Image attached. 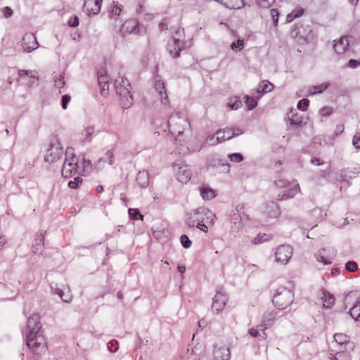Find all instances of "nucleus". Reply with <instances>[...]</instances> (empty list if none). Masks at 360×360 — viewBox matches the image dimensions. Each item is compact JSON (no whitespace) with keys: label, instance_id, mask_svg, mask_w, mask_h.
<instances>
[{"label":"nucleus","instance_id":"9d476101","mask_svg":"<svg viewBox=\"0 0 360 360\" xmlns=\"http://www.w3.org/2000/svg\"><path fill=\"white\" fill-rule=\"evenodd\" d=\"M38 42L35 36L32 33H26L22 41V47L26 52H31L38 47Z\"/></svg>","mask_w":360,"mask_h":360},{"label":"nucleus","instance_id":"6e6d98bb","mask_svg":"<svg viewBox=\"0 0 360 360\" xmlns=\"http://www.w3.org/2000/svg\"><path fill=\"white\" fill-rule=\"evenodd\" d=\"M288 121L290 125L295 126L296 127H300L302 122L301 117L295 118L289 117Z\"/></svg>","mask_w":360,"mask_h":360},{"label":"nucleus","instance_id":"7c9ffc66","mask_svg":"<svg viewBox=\"0 0 360 360\" xmlns=\"http://www.w3.org/2000/svg\"><path fill=\"white\" fill-rule=\"evenodd\" d=\"M97 73L98 86H101L102 84H104L106 85L107 87H109V79L105 70L101 68L98 70Z\"/></svg>","mask_w":360,"mask_h":360},{"label":"nucleus","instance_id":"de8ad7c7","mask_svg":"<svg viewBox=\"0 0 360 360\" xmlns=\"http://www.w3.org/2000/svg\"><path fill=\"white\" fill-rule=\"evenodd\" d=\"M349 314L355 320H360V311L356 304H354L349 310Z\"/></svg>","mask_w":360,"mask_h":360},{"label":"nucleus","instance_id":"e2e57ef3","mask_svg":"<svg viewBox=\"0 0 360 360\" xmlns=\"http://www.w3.org/2000/svg\"><path fill=\"white\" fill-rule=\"evenodd\" d=\"M243 130L239 127L231 128V134L232 138L243 134Z\"/></svg>","mask_w":360,"mask_h":360},{"label":"nucleus","instance_id":"bb28decb","mask_svg":"<svg viewBox=\"0 0 360 360\" xmlns=\"http://www.w3.org/2000/svg\"><path fill=\"white\" fill-rule=\"evenodd\" d=\"M330 86L329 82L322 83L319 85L311 86L308 89L307 96H313L317 94H321Z\"/></svg>","mask_w":360,"mask_h":360},{"label":"nucleus","instance_id":"e433bc0d","mask_svg":"<svg viewBox=\"0 0 360 360\" xmlns=\"http://www.w3.org/2000/svg\"><path fill=\"white\" fill-rule=\"evenodd\" d=\"M95 129L94 127H88L84 129L82 134L84 136V141H90L92 138V135L94 133Z\"/></svg>","mask_w":360,"mask_h":360},{"label":"nucleus","instance_id":"338daca9","mask_svg":"<svg viewBox=\"0 0 360 360\" xmlns=\"http://www.w3.org/2000/svg\"><path fill=\"white\" fill-rule=\"evenodd\" d=\"M2 11L4 13V15L6 18H10L13 14V10L9 6H6L2 8Z\"/></svg>","mask_w":360,"mask_h":360},{"label":"nucleus","instance_id":"9b49d317","mask_svg":"<svg viewBox=\"0 0 360 360\" xmlns=\"http://www.w3.org/2000/svg\"><path fill=\"white\" fill-rule=\"evenodd\" d=\"M103 0H86L83 5V11L88 15H96L101 11Z\"/></svg>","mask_w":360,"mask_h":360},{"label":"nucleus","instance_id":"4d7b16f0","mask_svg":"<svg viewBox=\"0 0 360 360\" xmlns=\"http://www.w3.org/2000/svg\"><path fill=\"white\" fill-rule=\"evenodd\" d=\"M60 297L64 302H70L72 300V295H70V291L60 292Z\"/></svg>","mask_w":360,"mask_h":360},{"label":"nucleus","instance_id":"052dcab7","mask_svg":"<svg viewBox=\"0 0 360 360\" xmlns=\"http://www.w3.org/2000/svg\"><path fill=\"white\" fill-rule=\"evenodd\" d=\"M352 144L356 149H360V134L354 136Z\"/></svg>","mask_w":360,"mask_h":360},{"label":"nucleus","instance_id":"680f3d73","mask_svg":"<svg viewBox=\"0 0 360 360\" xmlns=\"http://www.w3.org/2000/svg\"><path fill=\"white\" fill-rule=\"evenodd\" d=\"M70 101V96L69 95H63L61 98V106L65 110L67 108L68 103Z\"/></svg>","mask_w":360,"mask_h":360},{"label":"nucleus","instance_id":"473e14b6","mask_svg":"<svg viewBox=\"0 0 360 360\" xmlns=\"http://www.w3.org/2000/svg\"><path fill=\"white\" fill-rule=\"evenodd\" d=\"M272 238V236L266 233H258L252 240V243L255 245L261 244L266 241H269Z\"/></svg>","mask_w":360,"mask_h":360},{"label":"nucleus","instance_id":"a18cd8bd","mask_svg":"<svg viewBox=\"0 0 360 360\" xmlns=\"http://www.w3.org/2000/svg\"><path fill=\"white\" fill-rule=\"evenodd\" d=\"M309 105V101L307 98L301 99L297 105V108L302 111H306Z\"/></svg>","mask_w":360,"mask_h":360},{"label":"nucleus","instance_id":"a878e982","mask_svg":"<svg viewBox=\"0 0 360 360\" xmlns=\"http://www.w3.org/2000/svg\"><path fill=\"white\" fill-rule=\"evenodd\" d=\"M200 195L205 200H210L216 196L215 191L208 186H202L200 188Z\"/></svg>","mask_w":360,"mask_h":360},{"label":"nucleus","instance_id":"5701e85b","mask_svg":"<svg viewBox=\"0 0 360 360\" xmlns=\"http://www.w3.org/2000/svg\"><path fill=\"white\" fill-rule=\"evenodd\" d=\"M179 40L174 39L172 42L168 44L167 49L174 58H177L180 56L181 49L179 47Z\"/></svg>","mask_w":360,"mask_h":360},{"label":"nucleus","instance_id":"f257e3e1","mask_svg":"<svg viewBox=\"0 0 360 360\" xmlns=\"http://www.w3.org/2000/svg\"><path fill=\"white\" fill-rule=\"evenodd\" d=\"M215 214L208 208L199 207L186 214V224L189 227L195 226L196 223L214 224Z\"/></svg>","mask_w":360,"mask_h":360},{"label":"nucleus","instance_id":"423d86ee","mask_svg":"<svg viewBox=\"0 0 360 360\" xmlns=\"http://www.w3.org/2000/svg\"><path fill=\"white\" fill-rule=\"evenodd\" d=\"M63 148L60 143L55 139L52 141L44 155V161L49 163H53L60 160L63 155Z\"/></svg>","mask_w":360,"mask_h":360},{"label":"nucleus","instance_id":"6ab92c4d","mask_svg":"<svg viewBox=\"0 0 360 360\" xmlns=\"http://www.w3.org/2000/svg\"><path fill=\"white\" fill-rule=\"evenodd\" d=\"M68 161L64 162L61 171L62 176L65 179L76 174L78 169L77 163H69Z\"/></svg>","mask_w":360,"mask_h":360},{"label":"nucleus","instance_id":"a211bd4d","mask_svg":"<svg viewBox=\"0 0 360 360\" xmlns=\"http://www.w3.org/2000/svg\"><path fill=\"white\" fill-rule=\"evenodd\" d=\"M155 91L160 96L161 102L164 105H169L168 96L165 89V83L161 80H156L154 84Z\"/></svg>","mask_w":360,"mask_h":360},{"label":"nucleus","instance_id":"f03ea898","mask_svg":"<svg viewBox=\"0 0 360 360\" xmlns=\"http://www.w3.org/2000/svg\"><path fill=\"white\" fill-rule=\"evenodd\" d=\"M115 89L122 100V105L124 109H128L133 103V97L131 93V86L127 78L120 77L114 82Z\"/></svg>","mask_w":360,"mask_h":360},{"label":"nucleus","instance_id":"c85d7f7f","mask_svg":"<svg viewBox=\"0 0 360 360\" xmlns=\"http://www.w3.org/2000/svg\"><path fill=\"white\" fill-rule=\"evenodd\" d=\"M249 334L254 338H258L259 340H265L267 338V335L265 333V329L264 328H259V326H257L255 328H252L250 329Z\"/></svg>","mask_w":360,"mask_h":360},{"label":"nucleus","instance_id":"f8f14e48","mask_svg":"<svg viewBox=\"0 0 360 360\" xmlns=\"http://www.w3.org/2000/svg\"><path fill=\"white\" fill-rule=\"evenodd\" d=\"M120 32L123 36L126 34H139V22L135 19L126 20L122 24Z\"/></svg>","mask_w":360,"mask_h":360},{"label":"nucleus","instance_id":"dca6fc26","mask_svg":"<svg viewBox=\"0 0 360 360\" xmlns=\"http://www.w3.org/2000/svg\"><path fill=\"white\" fill-rule=\"evenodd\" d=\"M277 316V312L275 310L266 311L262 316V321L259 328H264L265 330L274 324V321Z\"/></svg>","mask_w":360,"mask_h":360},{"label":"nucleus","instance_id":"20e7f679","mask_svg":"<svg viewBox=\"0 0 360 360\" xmlns=\"http://www.w3.org/2000/svg\"><path fill=\"white\" fill-rule=\"evenodd\" d=\"M167 124L169 132L174 136H179L184 132L186 127L190 125L187 118L185 116H181L180 112L171 115Z\"/></svg>","mask_w":360,"mask_h":360},{"label":"nucleus","instance_id":"09e8293b","mask_svg":"<svg viewBox=\"0 0 360 360\" xmlns=\"http://www.w3.org/2000/svg\"><path fill=\"white\" fill-rule=\"evenodd\" d=\"M244 46V41L243 39H238L237 43L233 42L231 44V48L233 51H240L243 49Z\"/></svg>","mask_w":360,"mask_h":360},{"label":"nucleus","instance_id":"412c9836","mask_svg":"<svg viewBox=\"0 0 360 360\" xmlns=\"http://www.w3.org/2000/svg\"><path fill=\"white\" fill-rule=\"evenodd\" d=\"M213 355L214 360H229L231 353L229 347L223 346L214 348Z\"/></svg>","mask_w":360,"mask_h":360},{"label":"nucleus","instance_id":"864d4df0","mask_svg":"<svg viewBox=\"0 0 360 360\" xmlns=\"http://www.w3.org/2000/svg\"><path fill=\"white\" fill-rule=\"evenodd\" d=\"M108 348L111 352H116L118 350V342L112 340L108 343Z\"/></svg>","mask_w":360,"mask_h":360},{"label":"nucleus","instance_id":"ea45409f","mask_svg":"<svg viewBox=\"0 0 360 360\" xmlns=\"http://www.w3.org/2000/svg\"><path fill=\"white\" fill-rule=\"evenodd\" d=\"M128 213L130 219L133 220H137L138 219H143V216L138 209L129 208Z\"/></svg>","mask_w":360,"mask_h":360},{"label":"nucleus","instance_id":"7ed1b4c3","mask_svg":"<svg viewBox=\"0 0 360 360\" xmlns=\"http://www.w3.org/2000/svg\"><path fill=\"white\" fill-rule=\"evenodd\" d=\"M294 294L288 288L280 286L274 294L272 302L279 310L285 309L293 300Z\"/></svg>","mask_w":360,"mask_h":360},{"label":"nucleus","instance_id":"2eb2a0df","mask_svg":"<svg viewBox=\"0 0 360 360\" xmlns=\"http://www.w3.org/2000/svg\"><path fill=\"white\" fill-rule=\"evenodd\" d=\"M282 193H280L278 196V200H287L292 198L300 191L299 184L297 182H292L289 186L286 188Z\"/></svg>","mask_w":360,"mask_h":360},{"label":"nucleus","instance_id":"c9c22d12","mask_svg":"<svg viewBox=\"0 0 360 360\" xmlns=\"http://www.w3.org/2000/svg\"><path fill=\"white\" fill-rule=\"evenodd\" d=\"M244 99L248 110H252L256 108L257 101L255 98L246 95L245 96Z\"/></svg>","mask_w":360,"mask_h":360},{"label":"nucleus","instance_id":"b1692460","mask_svg":"<svg viewBox=\"0 0 360 360\" xmlns=\"http://www.w3.org/2000/svg\"><path fill=\"white\" fill-rule=\"evenodd\" d=\"M217 142H224L230 140L231 137V128L220 129L216 131Z\"/></svg>","mask_w":360,"mask_h":360},{"label":"nucleus","instance_id":"cd10ccee","mask_svg":"<svg viewBox=\"0 0 360 360\" xmlns=\"http://www.w3.org/2000/svg\"><path fill=\"white\" fill-rule=\"evenodd\" d=\"M122 11V8L118 5V2L113 1L112 4L110 6V10L109 11V18L110 20H113L115 22H116L120 15V13Z\"/></svg>","mask_w":360,"mask_h":360},{"label":"nucleus","instance_id":"4468645a","mask_svg":"<svg viewBox=\"0 0 360 360\" xmlns=\"http://www.w3.org/2000/svg\"><path fill=\"white\" fill-rule=\"evenodd\" d=\"M349 37H341L339 39L334 41L333 49L337 54H343L349 50Z\"/></svg>","mask_w":360,"mask_h":360},{"label":"nucleus","instance_id":"6e6552de","mask_svg":"<svg viewBox=\"0 0 360 360\" xmlns=\"http://www.w3.org/2000/svg\"><path fill=\"white\" fill-rule=\"evenodd\" d=\"M41 327L39 314H33L27 319V326L25 330H23V334L25 336L26 335H38Z\"/></svg>","mask_w":360,"mask_h":360},{"label":"nucleus","instance_id":"ddd939ff","mask_svg":"<svg viewBox=\"0 0 360 360\" xmlns=\"http://www.w3.org/2000/svg\"><path fill=\"white\" fill-rule=\"evenodd\" d=\"M228 301V297L224 293L221 292H217L216 295L213 297V303L212 309L215 311L216 313H219L224 308Z\"/></svg>","mask_w":360,"mask_h":360},{"label":"nucleus","instance_id":"39448f33","mask_svg":"<svg viewBox=\"0 0 360 360\" xmlns=\"http://www.w3.org/2000/svg\"><path fill=\"white\" fill-rule=\"evenodd\" d=\"M25 340L27 346L34 354L39 355L46 352V342L42 335L39 334L26 335Z\"/></svg>","mask_w":360,"mask_h":360},{"label":"nucleus","instance_id":"774afa93","mask_svg":"<svg viewBox=\"0 0 360 360\" xmlns=\"http://www.w3.org/2000/svg\"><path fill=\"white\" fill-rule=\"evenodd\" d=\"M320 112L322 116H329L332 114L333 110L330 107H323L321 109Z\"/></svg>","mask_w":360,"mask_h":360},{"label":"nucleus","instance_id":"3c124183","mask_svg":"<svg viewBox=\"0 0 360 360\" xmlns=\"http://www.w3.org/2000/svg\"><path fill=\"white\" fill-rule=\"evenodd\" d=\"M104 160H107L110 165L114 164V156L112 150H108L105 154V157L101 158L100 161H103Z\"/></svg>","mask_w":360,"mask_h":360},{"label":"nucleus","instance_id":"69168bd1","mask_svg":"<svg viewBox=\"0 0 360 360\" xmlns=\"http://www.w3.org/2000/svg\"><path fill=\"white\" fill-rule=\"evenodd\" d=\"M183 176H181L180 175L179 176L178 179H179V181H181V182H186L187 181H188L191 178V174L190 172L186 171V170H184L183 171Z\"/></svg>","mask_w":360,"mask_h":360},{"label":"nucleus","instance_id":"37998d69","mask_svg":"<svg viewBox=\"0 0 360 360\" xmlns=\"http://www.w3.org/2000/svg\"><path fill=\"white\" fill-rule=\"evenodd\" d=\"M228 158L230 160V161L236 163L240 162L243 160V156L240 153H234L229 154Z\"/></svg>","mask_w":360,"mask_h":360},{"label":"nucleus","instance_id":"c03bdc74","mask_svg":"<svg viewBox=\"0 0 360 360\" xmlns=\"http://www.w3.org/2000/svg\"><path fill=\"white\" fill-rule=\"evenodd\" d=\"M271 17L272 19V23L274 27H276L278 25V21L279 18V12L276 8H271L270 10Z\"/></svg>","mask_w":360,"mask_h":360},{"label":"nucleus","instance_id":"f3484780","mask_svg":"<svg viewBox=\"0 0 360 360\" xmlns=\"http://www.w3.org/2000/svg\"><path fill=\"white\" fill-rule=\"evenodd\" d=\"M263 212L267 217L274 219L277 218L281 214L278 205L274 201L269 202L265 205Z\"/></svg>","mask_w":360,"mask_h":360},{"label":"nucleus","instance_id":"393cba45","mask_svg":"<svg viewBox=\"0 0 360 360\" xmlns=\"http://www.w3.org/2000/svg\"><path fill=\"white\" fill-rule=\"evenodd\" d=\"M274 89L273 84L269 81H262L261 84H259L257 89V93L258 94V98L261 96L264 95L266 93L271 92Z\"/></svg>","mask_w":360,"mask_h":360},{"label":"nucleus","instance_id":"0eeeda50","mask_svg":"<svg viewBox=\"0 0 360 360\" xmlns=\"http://www.w3.org/2000/svg\"><path fill=\"white\" fill-rule=\"evenodd\" d=\"M336 255V250L332 247L320 248L315 253V258L317 262L324 265L330 264Z\"/></svg>","mask_w":360,"mask_h":360},{"label":"nucleus","instance_id":"f704fd0d","mask_svg":"<svg viewBox=\"0 0 360 360\" xmlns=\"http://www.w3.org/2000/svg\"><path fill=\"white\" fill-rule=\"evenodd\" d=\"M333 360H350L351 355L349 352L339 351L332 358Z\"/></svg>","mask_w":360,"mask_h":360},{"label":"nucleus","instance_id":"0e129e2a","mask_svg":"<svg viewBox=\"0 0 360 360\" xmlns=\"http://www.w3.org/2000/svg\"><path fill=\"white\" fill-rule=\"evenodd\" d=\"M360 65V61L356 59H350L347 63V67L350 68H356Z\"/></svg>","mask_w":360,"mask_h":360},{"label":"nucleus","instance_id":"4c0bfd02","mask_svg":"<svg viewBox=\"0 0 360 360\" xmlns=\"http://www.w3.org/2000/svg\"><path fill=\"white\" fill-rule=\"evenodd\" d=\"M221 3L226 8H229V9H239L242 6H244V3H243V0H237V2L236 4H233L232 2H224V3H222V1H221Z\"/></svg>","mask_w":360,"mask_h":360},{"label":"nucleus","instance_id":"8fccbe9b","mask_svg":"<svg viewBox=\"0 0 360 360\" xmlns=\"http://www.w3.org/2000/svg\"><path fill=\"white\" fill-rule=\"evenodd\" d=\"M181 245L184 248H189L192 244L191 240L189 239L188 236L184 234L180 238Z\"/></svg>","mask_w":360,"mask_h":360},{"label":"nucleus","instance_id":"bf43d9fd","mask_svg":"<svg viewBox=\"0 0 360 360\" xmlns=\"http://www.w3.org/2000/svg\"><path fill=\"white\" fill-rule=\"evenodd\" d=\"M54 83L56 87L62 88L65 85L64 76L60 75L59 78L55 79Z\"/></svg>","mask_w":360,"mask_h":360},{"label":"nucleus","instance_id":"c756f323","mask_svg":"<svg viewBox=\"0 0 360 360\" xmlns=\"http://www.w3.org/2000/svg\"><path fill=\"white\" fill-rule=\"evenodd\" d=\"M354 172L347 169H342L336 173V179L339 181L345 182L354 177Z\"/></svg>","mask_w":360,"mask_h":360},{"label":"nucleus","instance_id":"603ef678","mask_svg":"<svg viewBox=\"0 0 360 360\" xmlns=\"http://www.w3.org/2000/svg\"><path fill=\"white\" fill-rule=\"evenodd\" d=\"M345 269L351 272H354L358 269V265L356 262L349 261L345 264Z\"/></svg>","mask_w":360,"mask_h":360},{"label":"nucleus","instance_id":"79ce46f5","mask_svg":"<svg viewBox=\"0 0 360 360\" xmlns=\"http://www.w3.org/2000/svg\"><path fill=\"white\" fill-rule=\"evenodd\" d=\"M275 2V0H256V3L261 8H269Z\"/></svg>","mask_w":360,"mask_h":360},{"label":"nucleus","instance_id":"a19ab883","mask_svg":"<svg viewBox=\"0 0 360 360\" xmlns=\"http://www.w3.org/2000/svg\"><path fill=\"white\" fill-rule=\"evenodd\" d=\"M67 160H69L68 161L69 163H77L78 164V161L76 160V157L72 153V148H68L66 149L65 162H67Z\"/></svg>","mask_w":360,"mask_h":360},{"label":"nucleus","instance_id":"49530a36","mask_svg":"<svg viewBox=\"0 0 360 360\" xmlns=\"http://www.w3.org/2000/svg\"><path fill=\"white\" fill-rule=\"evenodd\" d=\"M82 183V178L77 176L74 179V180L69 181L68 186L71 188L77 189Z\"/></svg>","mask_w":360,"mask_h":360},{"label":"nucleus","instance_id":"13d9d810","mask_svg":"<svg viewBox=\"0 0 360 360\" xmlns=\"http://www.w3.org/2000/svg\"><path fill=\"white\" fill-rule=\"evenodd\" d=\"M275 184L278 188H287L290 184H292V182H289L285 179H279L276 181Z\"/></svg>","mask_w":360,"mask_h":360},{"label":"nucleus","instance_id":"4be33fe9","mask_svg":"<svg viewBox=\"0 0 360 360\" xmlns=\"http://www.w3.org/2000/svg\"><path fill=\"white\" fill-rule=\"evenodd\" d=\"M136 181L141 188H146L149 185L150 181L148 173L145 170L139 171L136 175Z\"/></svg>","mask_w":360,"mask_h":360},{"label":"nucleus","instance_id":"58836bf2","mask_svg":"<svg viewBox=\"0 0 360 360\" xmlns=\"http://www.w3.org/2000/svg\"><path fill=\"white\" fill-rule=\"evenodd\" d=\"M228 105L232 110H238L242 106V102L238 98L234 97L230 98Z\"/></svg>","mask_w":360,"mask_h":360},{"label":"nucleus","instance_id":"72a5a7b5","mask_svg":"<svg viewBox=\"0 0 360 360\" xmlns=\"http://www.w3.org/2000/svg\"><path fill=\"white\" fill-rule=\"evenodd\" d=\"M323 306L327 308L331 307L335 303L334 296L328 292H325L323 293Z\"/></svg>","mask_w":360,"mask_h":360},{"label":"nucleus","instance_id":"aec40b11","mask_svg":"<svg viewBox=\"0 0 360 360\" xmlns=\"http://www.w3.org/2000/svg\"><path fill=\"white\" fill-rule=\"evenodd\" d=\"M44 233L45 231L41 230L37 234L34 244L32 246V252L35 255L40 254L43 251L44 243Z\"/></svg>","mask_w":360,"mask_h":360},{"label":"nucleus","instance_id":"2f4dec72","mask_svg":"<svg viewBox=\"0 0 360 360\" xmlns=\"http://www.w3.org/2000/svg\"><path fill=\"white\" fill-rule=\"evenodd\" d=\"M334 340L340 345H348L349 344V338L344 333H335L334 335Z\"/></svg>","mask_w":360,"mask_h":360},{"label":"nucleus","instance_id":"1a4fd4ad","mask_svg":"<svg viewBox=\"0 0 360 360\" xmlns=\"http://www.w3.org/2000/svg\"><path fill=\"white\" fill-rule=\"evenodd\" d=\"M292 255V248L290 245H281L276 250V262L283 264L288 262Z\"/></svg>","mask_w":360,"mask_h":360},{"label":"nucleus","instance_id":"5fc2aeb1","mask_svg":"<svg viewBox=\"0 0 360 360\" xmlns=\"http://www.w3.org/2000/svg\"><path fill=\"white\" fill-rule=\"evenodd\" d=\"M217 140L216 133L214 134L209 135L206 138V142L212 146H214V145H217V144L221 143V142H217Z\"/></svg>","mask_w":360,"mask_h":360}]
</instances>
